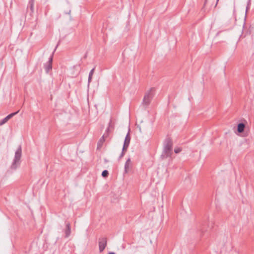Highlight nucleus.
Returning a JSON list of instances; mask_svg holds the SVG:
<instances>
[{
    "mask_svg": "<svg viewBox=\"0 0 254 254\" xmlns=\"http://www.w3.org/2000/svg\"><path fill=\"white\" fill-rule=\"evenodd\" d=\"M45 69L47 72H48L50 70L52 69V66L51 64H48L46 63V64H45Z\"/></svg>",
    "mask_w": 254,
    "mask_h": 254,
    "instance_id": "obj_12",
    "label": "nucleus"
},
{
    "mask_svg": "<svg viewBox=\"0 0 254 254\" xmlns=\"http://www.w3.org/2000/svg\"><path fill=\"white\" fill-rule=\"evenodd\" d=\"M154 90V88H151L145 93L142 102L143 105L148 106L149 105L153 97V91Z\"/></svg>",
    "mask_w": 254,
    "mask_h": 254,
    "instance_id": "obj_3",
    "label": "nucleus"
},
{
    "mask_svg": "<svg viewBox=\"0 0 254 254\" xmlns=\"http://www.w3.org/2000/svg\"><path fill=\"white\" fill-rule=\"evenodd\" d=\"M59 43L60 42H59L58 44H57V46L56 47L54 52H53V54H52V55L50 57V58H49V61L47 63L48 64H52V61H53V55L55 52V51H56L57 47L58 46L59 44Z\"/></svg>",
    "mask_w": 254,
    "mask_h": 254,
    "instance_id": "obj_16",
    "label": "nucleus"
},
{
    "mask_svg": "<svg viewBox=\"0 0 254 254\" xmlns=\"http://www.w3.org/2000/svg\"><path fill=\"white\" fill-rule=\"evenodd\" d=\"M206 223V222H205L203 223L202 224V225H205V223Z\"/></svg>",
    "mask_w": 254,
    "mask_h": 254,
    "instance_id": "obj_25",
    "label": "nucleus"
},
{
    "mask_svg": "<svg viewBox=\"0 0 254 254\" xmlns=\"http://www.w3.org/2000/svg\"><path fill=\"white\" fill-rule=\"evenodd\" d=\"M207 0H205V3H206Z\"/></svg>",
    "mask_w": 254,
    "mask_h": 254,
    "instance_id": "obj_29",
    "label": "nucleus"
},
{
    "mask_svg": "<svg viewBox=\"0 0 254 254\" xmlns=\"http://www.w3.org/2000/svg\"><path fill=\"white\" fill-rule=\"evenodd\" d=\"M94 70H95V67H94L93 68H92V69L90 70V72H89V76H92V75H93V73H94Z\"/></svg>",
    "mask_w": 254,
    "mask_h": 254,
    "instance_id": "obj_20",
    "label": "nucleus"
},
{
    "mask_svg": "<svg viewBox=\"0 0 254 254\" xmlns=\"http://www.w3.org/2000/svg\"><path fill=\"white\" fill-rule=\"evenodd\" d=\"M217 0V1H216V5H217V3H218V2L219 0Z\"/></svg>",
    "mask_w": 254,
    "mask_h": 254,
    "instance_id": "obj_26",
    "label": "nucleus"
},
{
    "mask_svg": "<svg viewBox=\"0 0 254 254\" xmlns=\"http://www.w3.org/2000/svg\"><path fill=\"white\" fill-rule=\"evenodd\" d=\"M105 135H103L102 136V137L100 139V140L98 142L97 149H99V148H100L102 147V146L104 142L105 141Z\"/></svg>",
    "mask_w": 254,
    "mask_h": 254,
    "instance_id": "obj_10",
    "label": "nucleus"
},
{
    "mask_svg": "<svg viewBox=\"0 0 254 254\" xmlns=\"http://www.w3.org/2000/svg\"><path fill=\"white\" fill-rule=\"evenodd\" d=\"M130 141V137L129 132L127 133L125 139L124 145H123V151H127Z\"/></svg>",
    "mask_w": 254,
    "mask_h": 254,
    "instance_id": "obj_5",
    "label": "nucleus"
},
{
    "mask_svg": "<svg viewBox=\"0 0 254 254\" xmlns=\"http://www.w3.org/2000/svg\"><path fill=\"white\" fill-rule=\"evenodd\" d=\"M245 128V125L243 123H241L238 124L237 126V131L239 133H242L244 131V129Z\"/></svg>",
    "mask_w": 254,
    "mask_h": 254,
    "instance_id": "obj_8",
    "label": "nucleus"
},
{
    "mask_svg": "<svg viewBox=\"0 0 254 254\" xmlns=\"http://www.w3.org/2000/svg\"><path fill=\"white\" fill-rule=\"evenodd\" d=\"M18 112H19V111L9 114L8 116H7L6 117V119L8 121L9 119H10L11 118H12L14 116L16 115L18 113Z\"/></svg>",
    "mask_w": 254,
    "mask_h": 254,
    "instance_id": "obj_13",
    "label": "nucleus"
},
{
    "mask_svg": "<svg viewBox=\"0 0 254 254\" xmlns=\"http://www.w3.org/2000/svg\"><path fill=\"white\" fill-rule=\"evenodd\" d=\"M71 233L70 225L69 223L66 224V229L65 230V237L67 238L69 236Z\"/></svg>",
    "mask_w": 254,
    "mask_h": 254,
    "instance_id": "obj_7",
    "label": "nucleus"
},
{
    "mask_svg": "<svg viewBox=\"0 0 254 254\" xmlns=\"http://www.w3.org/2000/svg\"><path fill=\"white\" fill-rule=\"evenodd\" d=\"M92 76H88V84L91 82L92 81Z\"/></svg>",
    "mask_w": 254,
    "mask_h": 254,
    "instance_id": "obj_22",
    "label": "nucleus"
},
{
    "mask_svg": "<svg viewBox=\"0 0 254 254\" xmlns=\"http://www.w3.org/2000/svg\"><path fill=\"white\" fill-rule=\"evenodd\" d=\"M18 112H19V111L9 114L8 116H7L6 117V119L8 121L9 119H10L11 118H12L14 116L16 115L18 113Z\"/></svg>",
    "mask_w": 254,
    "mask_h": 254,
    "instance_id": "obj_15",
    "label": "nucleus"
},
{
    "mask_svg": "<svg viewBox=\"0 0 254 254\" xmlns=\"http://www.w3.org/2000/svg\"><path fill=\"white\" fill-rule=\"evenodd\" d=\"M34 0H29V2L27 6V10L30 9L31 12L32 13L34 11Z\"/></svg>",
    "mask_w": 254,
    "mask_h": 254,
    "instance_id": "obj_9",
    "label": "nucleus"
},
{
    "mask_svg": "<svg viewBox=\"0 0 254 254\" xmlns=\"http://www.w3.org/2000/svg\"><path fill=\"white\" fill-rule=\"evenodd\" d=\"M125 151H123V149H122V153H121V154L120 156H119V159L122 158L124 156V155H125Z\"/></svg>",
    "mask_w": 254,
    "mask_h": 254,
    "instance_id": "obj_21",
    "label": "nucleus"
},
{
    "mask_svg": "<svg viewBox=\"0 0 254 254\" xmlns=\"http://www.w3.org/2000/svg\"><path fill=\"white\" fill-rule=\"evenodd\" d=\"M173 154V141L169 138H166L163 143V150L161 157L162 159L170 157Z\"/></svg>",
    "mask_w": 254,
    "mask_h": 254,
    "instance_id": "obj_1",
    "label": "nucleus"
},
{
    "mask_svg": "<svg viewBox=\"0 0 254 254\" xmlns=\"http://www.w3.org/2000/svg\"><path fill=\"white\" fill-rule=\"evenodd\" d=\"M110 126H111V124L110 123L108 127L106 129L105 132L103 135H105V139L107 138L108 136H109V134L110 131Z\"/></svg>",
    "mask_w": 254,
    "mask_h": 254,
    "instance_id": "obj_11",
    "label": "nucleus"
},
{
    "mask_svg": "<svg viewBox=\"0 0 254 254\" xmlns=\"http://www.w3.org/2000/svg\"><path fill=\"white\" fill-rule=\"evenodd\" d=\"M182 151V148L180 147L175 148L174 149V152L175 153H179Z\"/></svg>",
    "mask_w": 254,
    "mask_h": 254,
    "instance_id": "obj_19",
    "label": "nucleus"
},
{
    "mask_svg": "<svg viewBox=\"0 0 254 254\" xmlns=\"http://www.w3.org/2000/svg\"><path fill=\"white\" fill-rule=\"evenodd\" d=\"M8 120L6 119V117L3 119L1 121H0V126L5 124Z\"/></svg>",
    "mask_w": 254,
    "mask_h": 254,
    "instance_id": "obj_18",
    "label": "nucleus"
},
{
    "mask_svg": "<svg viewBox=\"0 0 254 254\" xmlns=\"http://www.w3.org/2000/svg\"><path fill=\"white\" fill-rule=\"evenodd\" d=\"M70 11H71V10H69L68 11L65 12V13L66 14H69V13H70Z\"/></svg>",
    "mask_w": 254,
    "mask_h": 254,
    "instance_id": "obj_23",
    "label": "nucleus"
},
{
    "mask_svg": "<svg viewBox=\"0 0 254 254\" xmlns=\"http://www.w3.org/2000/svg\"><path fill=\"white\" fill-rule=\"evenodd\" d=\"M203 229H204V228H203H203H201V230L202 231H203Z\"/></svg>",
    "mask_w": 254,
    "mask_h": 254,
    "instance_id": "obj_27",
    "label": "nucleus"
},
{
    "mask_svg": "<svg viewBox=\"0 0 254 254\" xmlns=\"http://www.w3.org/2000/svg\"><path fill=\"white\" fill-rule=\"evenodd\" d=\"M21 154L22 149L21 145H20L15 152L14 158L10 166V169L11 170H15L20 165Z\"/></svg>",
    "mask_w": 254,
    "mask_h": 254,
    "instance_id": "obj_2",
    "label": "nucleus"
},
{
    "mask_svg": "<svg viewBox=\"0 0 254 254\" xmlns=\"http://www.w3.org/2000/svg\"><path fill=\"white\" fill-rule=\"evenodd\" d=\"M98 243L99 251L100 252H102L104 250L107 246V238L105 237H100L99 239Z\"/></svg>",
    "mask_w": 254,
    "mask_h": 254,
    "instance_id": "obj_4",
    "label": "nucleus"
},
{
    "mask_svg": "<svg viewBox=\"0 0 254 254\" xmlns=\"http://www.w3.org/2000/svg\"><path fill=\"white\" fill-rule=\"evenodd\" d=\"M132 168V163L131 159L128 158L126 161L125 165V173H128Z\"/></svg>",
    "mask_w": 254,
    "mask_h": 254,
    "instance_id": "obj_6",
    "label": "nucleus"
},
{
    "mask_svg": "<svg viewBox=\"0 0 254 254\" xmlns=\"http://www.w3.org/2000/svg\"><path fill=\"white\" fill-rule=\"evenodd\" d=\"M109 175V172L107 170H104L102 173V176L104 178H106Z\"/></svg>",
    "mask_w": 254,
    "mask_h": 254,
    "instance_id": "obj_17",
    "label": "nucleus"
},
{
    "mask_svg": "<svg viewBox=\"0 0 254 254\" xmlns=\"http://www.w3.org/2000/svg\"><path fill=\"white\" fill-rule=\"evenodd\" d=\"M18 112H19V111L9 114L8 116H7L6 117V119L8 121L9 119H10L11 118H12L14 116L16 115L18 113Z\"/></svg>",
    "mask_w": 254,
    "mask_h": 254,
    "instance_id": "obj_14",
    "label": "nucleus"
},
{
    "mask_svg": "<svg viewBox=\"0 0 254 254\" xmlns=\"http://www.w3.org/2000/svg\"><path fill=\"white\" fill-rule=\"evenodd\" d=\"M242 38V35H241L240 38Z\"/></svg>",
    "mask_w": 254,
    "mask_h": 254,
    "instance_id": "obj_28",
    "label": "nucleus"
},
{
    "mask_svg": "<svg viewBox=\"0 0 254 254\" xmlns=\"http://www.w3.org/2000/svg\"><path fill=\"white\" fill-rule=\"evenodd\" d=\"M108 254H116L114 252H110Z\"/></svg>",
    "mask_w": 254,
    "mask_h": 254,
    "instance_id": "obj_24",
    "label": "nucleus"
}]
</instances>
